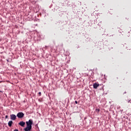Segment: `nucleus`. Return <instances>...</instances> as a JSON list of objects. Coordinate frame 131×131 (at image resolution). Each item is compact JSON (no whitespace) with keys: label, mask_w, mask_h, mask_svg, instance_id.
Segmentation results:
<instances>
[{"label":"nucleus","mask_w":131,"mask_h":131,"mask_svg":"<svg viewBox=\"0 0 131 131\" xmlns=\"http://www.w3.org/2000/svg\"><path fill=\"white\" fill-rule=\"evenodd\" d=\"M27 124V126H29L30 127H32V124L33 123V121L32 119L29 120V121H27L26 122Z\"/></svg>","instance_id":"1"},{"label":"nucleus","mask_w":131,"mask_h":131,"mask_svg":"<svg viewBox=\"0 0 131 131\" xmlns=\"http://www.w3.org/2000/svg\"><path fill=\"white\" fill-rule=\"evenodd\" d=\"M18 118H23L24 117V114L22 112H19L17 114Z\"/></svg>","instance_id":"2"},{"label":"nucleus","mask_w":131,"mask_h":131,"mask_svg":"<svg viewBox=\"0 0 131 131\" xmlns=\"http://www.w3.org/2000/svg\"><path fill=\"white\" fill-rule=\"evenodd\" d=\"M10 119H11V120H16V119H17V117L16 116V115L12 114L10 115Z\"/></svg>","instance_id":"3"},{"label":"nucleus","mask_w":131,"mask_h":131,"mask_svg":"<svg viewBox=\"0 0 131 131\" xmlns=\"http://www.w3.org/2000/svg\"><path fill=\"white\" fill-rule=\"evenodd\" d=\"M99 85L100 84L99 83H95L93 84V88L94 89H98V87H99Z\"/></svg>","instance_id":"4"},{"label":"nucleus","mask_w":131,"mask_h":131,"mask_svg":"<svg viewBox=\"0 0 131 131\" xmlns=\"http://www.w3.org/2000/svg\"><path fill=\"white\" fill-rule=\"evenodd\" d=\"M31 128H32V127L27 126V127H25L24 130L25 131H30L31 130Z\"/></svg>","instance_id":"5"},{"label":"nucleus","mask_w":131,"mask_h":131,"mask_svg":"<svg viewBox=\"0 0 131 131\" xmlns=\"http://www.w3.org/2000/svg\"><path fill=\"white\" fill-rule=\"evenodd\" d=\"M18 124L20 125V126L24 127L25 125V122L21 121L18 123Z\"/></svg>","instance_id":"6"},{"label":"nucleus","mask_w":131,"mask_h":131,"mask_svg":"<svg viewBox=\"0 0 131 131\" xmlns=\"http://www.w3.org/2000/svg\"><path fill=\"white\" fill-rule=\"evenodd\" d=\"M12 123H13V121H9L8 122V126L10 127L12 126Z\"/></svg>","instance_id":"7"},{"label":"nucleus","mask_w":131,"mask_h":131,"mask_svg":"<svg viewBox=\"0 0 131 131\" xmlns=\"http://www.w3.org/2000/svg\"><path fill=\"white\" fill-rule=\"evenodd\" d=\"M95 111L96 112H97V114H99V113H100V109L99 108H96Z\"/></svg>","instance_id":"8"},{"label":"nucleus","mask_w":131,"mask_h":131,"mask_svg":"<svg viewBox=\"0 0 131 131\" xmlns=\"http://www.w3.org/2000/svg\"><path fill=\"white\" fill-rule=\"evenodd\" d=\"M38 94L39 95V96H41V92H39Z\"/></svg>","instance_id":"9"},{"label":"nucleus","mask_w":131,"mask_h":131,"mask_svg":"<svg viewBox=\"0 0 131 131\" xmlns=\"http://www.w3.org/2000/svg\"><path fill=\"white\" fill-rule=\"evenodd\" d=\"M8 115H6V116H5V119H7V118H8Z\"/></svg>","instance_id":"10"},{"label":"nucleus","mask_w":131,"mask_h":131,"mask_svg":"<svg viewBox=\"0 0 131 131\" xmlns=\"http://www.w3.org/2000/svg\"><path fill=\"white\" fill-rule=\"evenodd\" d=\"M75 103L76 104H78V102H77V101H75Z\"/></svg>","instance_id":"11"},{"label":"nucleus","mask_w":131,"mask_h":131,"mask_svg":"<svg viewBox=\"0 0 131 131\" xmlns=\"http://www.w3.org/2000/svg\"><path fill=\"white\" fill-rule=\"evenodd\" d=\"M14 131H19V130H18L17 129H15L14 130Z\"/></svg>","instance_id":"12"},{"label":"nucleus","mask_w":131,"mask_h":131,"mask_svg":"<svg viewBox=\"0 0 131 131\" xmlns=\"http://www.w3.org/2000/svg\"><path fill=\"white\" fill-rule=\"evenodd\" d=\"M0 93H3V92L2 91H0Z\"/></svg>","instance_id":"13"}]
</instances>
